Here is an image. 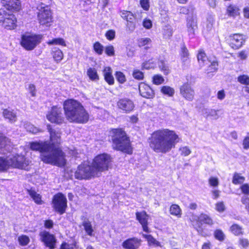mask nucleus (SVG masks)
<instances>
[{"mask_svg":"<svg viewBox=\"0 0 249 249\" xmlns=\"http://www.w3.org/2000/svg\"><path fill=\"white\" fill-rule=\"evenodd\" d=\"M148 141L150 147L154 151L166 153L175 147L180 138L174 131L162 128L154 131Z\"/></svg>","mask_w":249,"mask_h":249,"instance_id":"nucleus-1","label":"nucleus"},{"mask_svg":"<svg viewBox=\"0 0 249 249\" xmlns=\"http://www.w3.org/2000/svg\"><path fill=\"white\" fill-rule=\"evenodd\" d=\"M30 145L32 150L40 152V158L44 162L60 167L66 164L63 152L59 147L50 144L48 142H34Z\"/></svg>","mask_w":249,"mask_h":249,"instance_id":"nucleus-2","label":"nucleus"},{"mask_svg":"<svg viewBox=\"0 0 249 249\" xmlns=\"http://www.w3.org/2000/svg\"><path fill=\"white\" fill-rule=\"evenodd\" d=\"M66 117L71 122L85 123L89 118L88 113L82 105L74 99H68L63 103Z\"/></svg>","mask_w":249,"mask_h":249,"instance_id":"nucleus-3","label":"nucleus"},{"mask_svg":"<svg viewBox=\"0 0 249 249\" xmlns=\"http://www.w3.org/2000/svg\"><path fill=\"white\" fill-rule=\"evenodd\" d=\"M112 146L114 149L127 154L132 153L130 140L121 128L113 129L111 131Z\"/></svg>","mask_w":249,"mask_h":249,"instance_id":"nucleus-4","label":"nucleus"},{"mask_svg":"<svg viewBox=\"0 0 249 249\" xmlns=\"http://www.w3.org/2000/svg\"><path fill=\"white\" fill-rule=\"evenodd\" d=\"M9 169L10 168L28 170L31 161L22 154H16L7 156Z\"/></svg>","mask_w":249,"mask_h":249,"instance_id":"nucleus-5","label":"nucleus"},{"mask_svg":"<svg viewBox=\"0 0 249 249\" xmlns=\"http://www.w3.org/2000/svg\"><path fill=\"white\" fill-rule=\"evenodd\" d=\"M110 162V156L107 154H100L95 157L91 165L98 177L102 172L108 170Z\"/></svg>","mask_w":249,"mask_h":249,"instance_id":"nucleus-6","label":"nucleus"},{"mask_svg":"<svg viewBox=\"0 0 249 249\" xmlns=\"http://www.w3.org/2000/svg\"><path fill=\"white\" fill-rule=\"evenodd\" d=\"M42 36L31 33H26L22 35L20 44L27 51L33 50L42 40Z\"/></svg>","mask_w":249,"mask_h":249,"instance_id":"nucleus-7","label":"nucleus"},{"mask_svg":"<svg viewBox=\"0 0 249 249\" xmlns=\"http://www.w3.org/2000/svg\"><path fill=\"white\" fill-rule=\"evenodd\" d=\"M37 17L39 24L49 27L53 22L52 13L50 7L41 3L37 7Z\"/></svg>","mask_w":249,"mask_h":249,"instance_id":"nucleus-8","label":"nucleus"},{"mask_svg":"<svg viewBox=\"0 0 249 249\" xmlns=\"http://www.w3.org/2000/svg\"><path fill=\"white\" fill-rule=\"evenodd\" d=\"M74 177L78 179H89L98 177L91 164L87 162L80 164L74 172Z\"/></svg>","mask_w":249,"mask_h":249,"instance_id":"nucleus-9","label":"nucleus"},{"mask_svg":"<svg viewBox=\"0 0 249 249\" xmlns=\"http://www.w3.org/2000/svg\"><path fill=\"white\" fill-rule=\"evenodd\" d=\"M17 19L10 11L5 8L0 9V24L7 29H13L16 27Z\"/></svg>","mask_w":249,"mask_h":249,"instance_id":"nucleus-10","label":"nucleus"},{"mask_svg":"<svg viewBox=\"0 0 249 249\" xmlns=\"http://www.w3.org/2000/svg\"><path fill=\"white\" fill-rule=\"evenodd\" d=\"M53 208L60 214H63L67 207V200L65 196L59 193L55 195L53 198Z\"/></svg>","mask_w":249,"mask_h":249,"instance_id":"nucleus-11","label":"nucleus"},{"mask_svg":"<svg viewBox=\"0 0 249 249\" xmlns=\"http://www.w3.org/2000/svg\"><path fill=\"white\" fill-rule=\"evenodd\" d=\"M47 119L52 123L60 124L64 121V117L60 107L53 106L46 115Z\"/></svg>","mask_w":249,"mask_h":249,"instance_id":"nucleus-12","label":"nucleus"},{"mask_svg":"<svg viewBox=\"0 0 249 249\" xmlns=\"http://www.w3.org/2000/svg\"><path fill=\"white\" fill-rule=\"evenodd\" d=\"M198 61L201 66H204L205 64H207L208 62H211V65L209 66L208 71L210 72H215L217 70L218 63L216 60H213L211 62L208 59L205 53L202 51H200L197 54Z\"/></svg>","mask_w":249,"mask_h":249,"instance_id":"nucleus-13","label":"nucleus"},{"mask_svg":"<svg viewBox=\"0 0 249 249\" xmlns=\"http://www.w3.org/2000/svg\"><path fill=\"white\" fill-rule=\"evenodd\" d=\"M40 239L46 246L50 249H53L55 247L56 239L53 235L50 234L46 231H43L40 233Z\"/></svg>","mask_w":249,"mask_h":249,"instance_id":"nucleus-14","label":"nucleus"},{"mask_svg":"<svg viewBox=\"0 0 249 249\" xmlns=\"http://www.w3.org/2000/svg\"><path fill=\"white\" fill-rule=\"evenodd\" d=\"M117 106L119 108L125 113L130 112L134 108L133 102L128 98L120 99L117 102Z\"/></svg>","mask_w":249,"mask_h":249,"instance_id":"nucleus-15","label":"nucleus"},{"mask_svg":"<svg viewBox=\"0 0 249 249\" xmlns=\"http://www.w3.org/2000/svg\"><path fill=\"white\" fill-rule=\"evenodd\" d=\"M186 26L187 32L190 38H193L195 31L197 29L196 18L194 16H189L187 18Z\"/></svg>","mask_w":249,"mask_h":249,"instance_id":"nucleus-16","label":"nucleus"},{"mask_svg":"<svg viewBox=\"0 0 249 249\" xmlns=\"http://www.w3.org/2000/svg\"><path fill=\"white\" fill-rule=\"evenodd\" d=\"M181 95L187 100L192 101L195 95L194 90L188 83H185L180 88Z\"/></svg>","mask_w":249,"mask_h":249,"instance_id":"nucleus-17","label":"nucleus"},{"mask_svg":"<svg viewBox=\"0 0 249 249\" xmlns=\"http://www.w3.org/2000/svg\"><path fill=\"white\" fill-rule=\"evenodd\" d=\"M142 242L141 239L136 237L130 238L123 242L122 247L125 249H138Z\"/></svg>","mask_w":249,"mask_h":249,"instance_id":"nucleus-18","label":"nucleus"},{"mask_svg":"<svg viewBox=\"0 0 249 249\" xmlns=\"http://www.w3.org/2000/svg\"><path fill=\"white\" fill-rule=\"evenodd\" d=\"M245 41V37L243 35L236 34L231 36L230 46L233 49L240 48Z\"/></svg>","mask_w":249,"mask_h":249,"instance_id":"nucleus-19","label":"nucleus"},{"mask_svg":"<svg viewBox=\"0 0 249 249\" xmlns=\"http://www.w3.org/2000/svg\"><path fill=\"white\" fill-rule=\"evenodd\" d=\"M136 219L141 224L143 231L149 233L150 232L148 227V219L149 215L145 211L137 212L136 213Z\"/></svg>","mask_w":249,"mask_h":249,"instance_id":"nucleus-20","label":"nucleus"},{"mask_svg":"<svg viewBox=\"0 0 249 249\" xmlns=\"http://www.w3.org/2000/svg\"><path fill=\"white\" fill-rule=\"evenodd\" d=\"M139 89L142 96L146 98H151L154 96L153 89L146 84L141 83L139 84Z\"/></svg>","mask_w":249,"mask_h":249,"instance_id":"nucleus-21","label":"nucleus"},{"mask_svg":"<svg viewBox=\"0 0 249 249\" xmlns=\"http://www.w3.org/2000/svg\"><path fill=\"white\" fill-rule=\"evenodd\" d=\"M215 23L214 17L212 15H208L205 23V27H204L203 33L205 36H208L213 29V25Z\"/></svg>","mask_w":249,"mask_h":249,"instance_id":"nucleus-22","label":"nucleus"},{"mask_svg":"<svg viewBox=\"0 0 249 249\" xmlns=\"http://www.w3.org/2000/svg\"><path fill=\"white\" fill-rule=\"evenodd\" d=\"M47 129L50 135V141L52 142L50 144H53L54 146L58 147L57 146L54 145V143H59L60 142V133L59 130L53 129L51 128L50 124L47 125Z\"/></svg>","mask_w":249,"mask_h":249,"instance_id":"nucleus-23","label":"nucleus"},{"mask_svg":"<svg viewBox=\"0 0 249 249\" xmlns=\"http://www.w3.org/2000/svg\"><path fill=\"white\" fill-rule=\"evenodd\" d=\"M5 9L8 11H18L20 9V3L19 0H2Z\"/></svg>","mask_w":249,"mask_h":249,"instance_id":"nucleus-24","label":"nucleus"},{"mask_svg":"<svg viewBox=\"0 0 249 249\" xmlns=\"http://www.w3.org/2000/svg\"><path fill=\"white\" fill-rule=\"evenodd\" d=\"M103 75L105 81L110 85H113L114 79L112 74V69L109 67H106L103 70Z\"/></svg>","mask_w":249,"mask_h":249,"instance_id":"nucleus-25","label":"nucleus"},{"mask_svg":"<svg viewBox=\"0 0 249 249\" xmlns=\"http://www.w3.org/2000/svg\"><path fill=\"white\" fill-rule=\"evenodd\" d=\"M3 116L5 119L8 120L10 122L14 123L17 120L16 113L10 108L4 109L2 112Z\"/></svg>","mask_w":249,"mask_h":249,"instance_id":"nucleus-26","label":"nucleus"},{"mask_svg":"<svg viewBox=\"0 0 249 249\" xmlns=\"http://www.w3.org/2000/svg\"><path fill=\"white\" fill-rule=\"evenodd\" d=\"M10 141L2 135L0 136V153H5L4 150L7 151L9 149Z\"/></svg>","mask_w":249,"mask_h":249,"instance_id":"nucleus-27","label":"nucleus"},{"mask_svg":"<svg viewBox=\"0 0 249 249\" xmlns=\"http://www.w3.org/2000/svg\"><path fill=\"white\" fill-rule=\"evenodd\" d=\"M179 54L181 56V61L183 65H187L190 62L189 57V53L188 49L184 45H183L181 46Z\"/></svg>","mask_w":249,"mask_h":249,"instance_id":"nucleus-28","label":"nucleus"},{"mask_svg":"<svg viewBox=\"0 0 249 249\" xmlns=\"http://www.w3.org/2000/svg\"><path fill=\"white\" fill-rule=\"evenodd\" d=\"M151 39L148 37L140 38L137 40L138 46L140 47H144L145 49H147L151 47Z\"/></svg>","mask_w":249,"mask_h":249,"instance_id":"nucleus-29","label":"nucleus"},{"mask_svg":"<svg viewBox=\"0 0 249 249\" xmlns=\"http://www.w3.org/2000/svg\"><path fill=\"white\" fill-rule=\"evenodd\" d=\"M52 54L54 60L57 62L61 61L63 58V52L57 47H53L52 49Z\"/></svg>","mask_w":249,"mask_h":249,"instance_id":"nucleus-30","label":"nucleus"},{"mask_svg":"<svg viewBox=\"0 0 249 249\" xmlns=\"http://www.w3.org/2000/svg\"><path fill=\"white\" fill-rule=\"evenodd\" d=\"M227 13L229 16L234 18L239 15V9L237 6L231 4L227 7Z\"/></svg>","mask_w":249,"mask_h":249,"instance_id":"nucleus-31","label":"nucleus"},{"mask_svg":"<svg viewBox=\"0 0 249 249\" xmlns=\"http://www.w3.org/2000/svg\"><path fill=\"white\" fill-rule=\"evenodd\" d=\"M120 16L127 22L134 20L135 18L134 15L130 11L126 10H120L119 12Z\"/></svg>","mask_w":249,"mask_h":249,"instance_id":"nucleus-32","label":"nucleus"},{"mask_svg":"<svg viewBox=\"0 0 249 249\" xmlns=\"http://www.w3.org/2000/svg\"><path fill=\"white\" fill-rule=\"evenodd\" d=\"M82 225L87 234L90 236H92L94 230L91 222L89 220H85Z\"/></svg>","mask_w":249,"mask_h":249,"instance_id":"nucleus-33","label":"nucleus"},{"mask_svg":"<svg viewBox=\"0 0 249 249\" xmlns=\"http://www.w3.org/2000/svg\"><path fill=\"white\" fill-rule=\"evenodd\" d=\"M202 113L206 117H213L216 119L218 118L217 110L211 108H203Z\"/></svg>","mask_w":249,"mask_h":249,"instance_id":"nucleus-34","label":"nucleus"},{"mask_svg":"<svg viewBox=\"0 0 249 249\" xmlns=\"http://www.w3.org/2000/svg\"><path fill=\"white\" fill-rule=\"evenodd\" d=\"M198 221L201 224L212 225L213 224L212 219L208 215L203 213L198 217Z\"/></svg>","mask_w":249,"mask_h":249,"instance_id":"nucleus-35","label":"nucleus"},{"mask_svg":"<svg viewBox=\"0 0 249 249\" xmlns=\"http://www.w3.org/2000/svg\"><path fill=\"white\" fill-rule=\"evenodd\" d=\"M9 169L7 157H0V173L4 172Z\"/></svg>","mask_w":249,"mask_h":249,"instance_id":"nucleus-36","label":"nucleus"},{"mask_svg":"<svg viewBox=\"0 0 249 249\" xmlns=\"http://www.w3.org/2000/svg\"><path fill=\"white\" fill-rule=\"evenodd\" d=\"M30 196L33 199L34 201L37 204H42L41 197L39 194H37L33 190H29L28 191Z\"/></svg>","mask_w":249,"mask_h":249,"instance_id":"nucleus-37","label":"nucleus"},{"mask_svg":"<svg viewBox=\"0 0 249 249\" xmlns=\"http://www.w3.org/2000/svg\"><path fill=\"white\" fill-rule=\"evenodd\" d=\"M171 214L175 215L178 217H180L181 216V210L179 206L176 204H173L171 206L170 209Z\"/></svg>","mask_w":249,"mask_h":249,"instance_id":"nucleus-38","label":"nucleus"},{"mask_svg":"<svg viewBox=\"0 0 249 249\" xmlns=\"http://www.w3.org/2000/svg\"><path fill=\"white\" fill-rule=\"evenodd\" d=\"M87 75L91 80H99V76L95 68H89L87 70Z\"/></svg>","mask_w":249,"mask_h":249,"instance_id":"nucleus-39","label":"nucleus"},{"mask_svg":"<svg viewBox=\"0 0 249 249\" xmlns=\"http://www.w3.org/2000/svg\"><path fill=\"white\" fill-rule=\"evenodd\" d=\"M142 236L147 240L149 246H158L160 245V243L154 238L151 235L142 234Z\"/></svg>","mask_w":249,"mask_h":249,"instance_id":"nucleus-40","label":"nucleus"},{"mask_svg":"<svg viewBox=\"0 0 249 249\" xmlns=\"http://www.w3.org/2000/svg\"><path fill=\"white\" fill-rule=\"evenodd\" d=\"M160 90L163 94L169 97L173 96L175 93L174 89L167 86H163Z\"/></svg>","mask_w":249,"mask_h":249,"instance_id":"nucleus-41","label":"nucleus"},{"mask_svg":"<svg viewBox=\"0 0 249 249\" xmlns=\"http://www.w3.org/2000/svg\"><path fill=\"white\" fill-rule=\"evenodd\" d=\"M24 127L27 131L33 134H36L39 131V129L38 128L28 122L24 124Z\"/></svg>","mask_w":249,"mask_h":249,"instance_id":"nucleus-42","label":"nucleus"},{"mask_svg":"<svg viewBox=\"0 0 249 249\" xmlns=\"http://www.w3.org/2000/svg\"><path fill=\"white\" fill-rule=\"evenodd\" d=\"M173 29L170 25H166L163 28V35L165 39H169L172 36Z\"/></svg>","mask_w":249,"mask_h":249,"instance_id":"nucleus-43","label":"nucleus"},{"mask_svg":"<svg viewBox=\"0 0 249 249\" xmlns=\"http://www.w3.org/2000/svg\"><path fill=\"white\" fill-rule=\"evenodd\" d=\"M47 44L49 45H59L63 46H66L65 40L61 38H53L48 41Z\"/></svg>","mask_w":249,"mask_h":249,"instance_id":"nucleus-44","label":"nucleus"},{"mask_svg":"<svg viewBox=\"0 0 249 249\" xmlns=\"http://www.w3.org/2000/svg\"><path fill=\"white\" fill-rule=\"evenodd\" d=\"M230 230L233 234L237 236L242 234L243 232L242 228L237 224L232 225L231 227Z\"/></svg>","mask_w":249,"mask_h":249,"instance_id":"nucleus-45","label":"nucleus"},{"mask_svg":"<svg viewBox=\"0 0 249 249\" xmlns=\"http://www.w3.org/2000/svg\"><path fill=\"white\" fill-rule=\"evenodd\" d=\"M93 50L98 55H101L104 51V46L99 42H96L93 44Z\"/></svg>","mask_w":249,"mask_h":249,"instance_id":"nucleus-46","label":"nucleus"},{"mask_svg":"<svg viewBox=\"0 0 249 249\" xmlns=\"http://www.w3.org/2000/svg\"><path fill=\"white\" fill-rule=\"evenodd\" d=\"M18 241L21 246H25L29 243L30 239L28 236L25 235H22L18 237Z\"/></svg>","mask_w":249,"mask_h":249,"instance_id":"nucleus-47","label":"nucleus"},{"mask_svg":"<svg viewBox=\"0 0 249 249\" xmlns=\"http://www.w3.org/2000/svg\"><path fill=\"white\" fill-rule=\"evenodd\" d=\"M214 237L220 241H222L225 239V235L222 230H216L214 232Z\"/></svg>","mask_w":249,"mask_h":249,"instance_id":"nucleus-48","label":"nucleus"},{"mask_svg":"<svg viewBox=\"0 0 249 249\" xmlns=\"http://www.w3.org/2000/svg\"><path fill=\"white\" fill-rule=\"evenodd\" d=\"M244 180L245 178L241 176L237 173H235L233 177L232 183L234 184H241L244 182Z\"/></svg>","mask_w":249,"mask_h":249,"instance_id":"nucleus-49","label":"nucleus"},{"mask_svg":"<svg viewBox=\"0 0 249 249\" xmlns=\"http://www.w3.org/2000/svg\"><path fill=\"white\" fill-rule=\"evenodd\" d=\"M238 81L241 84L246 86L249 84V76L247 75H241L238 77Z\"/></svg>","mask_w":249,"mask_h":249,"instance_id":"nucleus-50","label":"nucleus"},{"mask_svg":"<svg viewBox=\"0 0 249 249\" xmlns=\"http://www.w3.org/2000/svg\"><path fill=\"white\" fill-rule=\"evenodd\" d=\"M179 151L180 155L184 157L188 156L191 153L190 148L187 146H181L179 149Z\"/></svg>","mask_w":249,"mask_h":249,"instance_id":"nucleus-51","label":"nucleus"},{"mask_svg":"<svg viewBox=\"0 0 249 249\" xmlns=\"http://www.w3.org/2000/svg\"><path fill=\"white\" fill-rule=\"evenodd\" d=\"M115 76L117 80L120 83L123 84L126 81L125 76L122 72L116 71Z\"/></svg>","mask_w":249,"mask_h":249,"instance_id":"nucleus-52","label":"nucleus"},{"mask_svg":"<svg viewBox=\"0 0 249 249\" xmlns=\"http://www.w3.org/2000/svg\"><path fill=\"white\" fill-rule=\"evenodd\" d=\"M208 182L210 186L213 188L217 187L219 185V179L217 177H211Z\"/></svg>","mask_w":249,"mask_h":249,"instance_id":"nucleus-53","label":"nucleus"},{"mask_svg":"<svg viewBox=\"0 0 249 249\" xmlns=\"http://www.w3.org/2000/svg\"><path fill=\"white\" fill-rule=\"evenodd\" d=\"M105 51V53L109 56H112L115 54L114 48L112 45H109L106 47Z\"/></svg>","mask_w":249,"mask_h":249,"instance_id":"nucleus-54","label":"nucleus"},{"mask_svg":"<svg viewBox=\"0 0 249 249\" xmlns=\"http://www.w3.org/2000/svg\"><path fill=\"white\" fill-rule=\"evenodd\" d=\"M134 20H131V21L127 22V24H126V31H128L131 33L134 31L136 28V24L134 22Z\"/></svg>","mask_w":249,"mask_h":249,"instance_id":"nucleus-55","label":"nucleus"},{"mask_svg":"<svg viewBox=\"0 0 249 249\" xmlns=\"http://www.w3.org/2000/svg\"><path fill=\"white\" fill-rule=\"evenodd\" d=\"M116 32L114 30H109L107 31L105 36L108 40H112L115 37Z\"/></svg>","mask_w":249,"mask_h":249,"instance_id":"nucleus-56","label":"nucleus"},{"mask_svg":"<svg viewBox=\"0 0 249 249\" xmlns=\"http://www.w3.org/2000/svg\"><path fill=\"white\" fill-rule=\"evenodd\" d=\"M27 89L32 97H35L36 96V86L34 85L29 84L27 88Z\"/></svg>","mask_w":249,"mask_h":249,"instance_id":"nucleus-57","label":"nucleus"},{"mask_svg":"<svg viewBox=\"0 0 249 249\" xmlns=\"http://www.w3.org/2000/svg\"><path fill=\"white\" fill-rule=\"evenodd\" d=\"M225 204L222 201L218 202L215 204V209L219 213L223 212L225 210Z\"/></svg>","mask_w":249,"mask_h":249,"instance_id":"nucleus-58","label":"nucleus"},{"mask_svg":"<svg viewBox=\"0 0 249 249\" xmlns=\"http://www.w3.org/2000/svg\"><path fill=\"white\" fill-rule=\"evenodd\" d=\"M133 76L137 80H142L143 78V73L138 70H135L133 72Z\"/></svg>","mask_w":249,"mask_h":249,"instance_id":"nucleus-59","label":"nucleus"},{"mask_svg":"<svg viewBox=\"0 0 249 249\" xmlns=\"http://www.w3.org/2000/svg\"><path fill=\"white\" fill-rule=\"evenodd\" d=\"M164 81L163 77L159 75L154 76L153 78V83L156 85H159L162 83Z\"/></svg>","mask_w":249,"mask_h":249,"instance_id":"nucleus-60","label":"nucleus"},{"mask_svg":"<svg viewBox=\"0 0 249 249\" xmlns=\"http://www.w3.org/2000/svg\"><path fill=\"white\" fill-rule=\"evenodd\" d=\"M140 4L141 7L144 10H148L149 8V0H140Z\"/></svg>","mask_w":249,"mask_h":249,"instance_id":"nucleus-61","label":"nucleus"},{"mask_svg":"<svg viewBox=\"0 0 249 249\" xmlns=\"http://www.w3.org/2000/svg\"><path fill=\"white\" fill-rule=\"evenodd\" d=\"M240 189L243 194L249 195V185L248 184H244L240 187Z\"/></svg>","mask_w":249,"mask_h":249,"instance_id":"nucleus-62","label":"nucleus"},{"mask_svg":"<svg viewBox=\"0 0 249 249\" xmlns=\"http://www.w3.org/2000/svg\"><path fill=\"white\" fill-rule=\"evenodd\" d=\"M202 249H218L216 247H213L210 241L205 242L202 246Z\"/></svg>","mask_w":249,"mask_h":249,"instance_id":"nucleus-63","label":"nucleus"},{"mask_svg":"<svg viewBox=\"0 0 249 249\" xmlns=\"http://www.w3.org/2000/svg\"><path fill=\"white\" fill-rule=\"evenodd\" d=\"M60 249H75V248L73 245L63 243L61 246Z\"/></svg>","mask_w":249,"mask_h":249,"instance_id":"nucleus-64","label":"nucleus"}]
</instances>
